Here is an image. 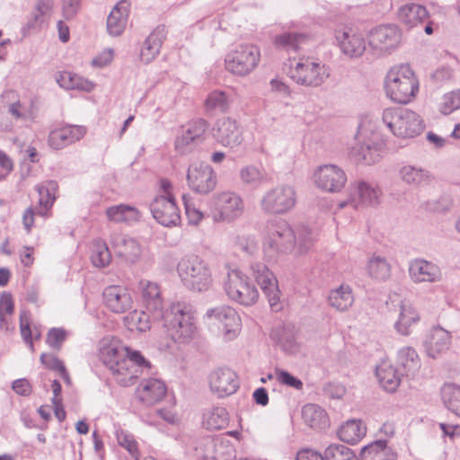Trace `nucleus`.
I'll return each mask as SVG.
<instances>
[{
    "instance_id": "nucleus-1",
    "label": "nucleus",
    "mask_w": 460,
    "mask_h": 460,
    "mask_svg": "<svg viewBox=\"0 0 460 460\" xmlns=\"http://www.w3.org/2000/svg\"><path fill=\"white\" fill-rule=\"evenodd\" d=\"M160 318H163L164 326L175 342L188 343L197 335L195 311L189 304H172Z\"/></svg>"
},
{
    "instance_id": "nucleus-2",
    "label": "nucleus",
    "mask_w": 460,
    "mask_h": 460,
    "mask_svg": "<svg viewBox=\"0 0 460 460\" xmlns=\"http://www.w3.org/2000/svg\"><path fill=\"white\" fill-rule=\"evenodd\" d=\"M177 273L182 285L193 292H205L213 282L208 263L195 254L185 255L179 261Z\"/></svg>"
},
{
    "instance_id": "nucleus-3",
    "label": "nucleus",
    "mask_w": 460,
    "mask_h": 460,
    "mask_svg": "<svg viewBox=\"0 0 460 460\" xmlns=\"http://www.w3.org/2000/svg\"><path fill=\"white\" fill-rule=\"evenodd\" d=\"M386 96L398 103H408L419 92V81L409 65L392 67L385 80Z\"/></svg>"
},
{
    "instance_id": "nucleus-4",
    "label": "nucleus",
    "mask_w": 460,
    "mask_h": 460,
    "mask_svg": "<svg viewBox=\"0 0 460 460\" xmlns=\"http://www.w3.org/2000/svg\"><path fill=\"white\" fill-rule=\"evenodd\" d=\"M296 243V235L287 221L280 219L272 223L264 237L262 250L264 257L271 261L279 255L291 252Z\"/></svg>"
},
{
    "instance_id": "nucleus-5",
    "label": "nucleus",
    "mask_w": 460,
    "mask_h": 460,
    "mask_svg": "<svg viewBox=\"0 0 460 460\" xmlns=\"http://www.w3.org/2000/svg\"><path fill=\"white\" fill-rule=\"evenodd\" d=\"M384 124L399 137H414L424 129L423 120L415 111L406 108H388L382 114Z\"/></svg>"
},
{
    "instance_id": "nucleus-6",
    "label": "nucleus",
    "mask_w": 460,
    "mask_h": 460,
    "mask_svg": "<svg viewBox=\"0 0 460 460\" xmlns=\"http://www.w3.org/2000/svg\"><path fill=\"white\" fill-rule=\"evenodd\" d=\"M290 78L297 84L318 87L330 76L329 67L309 57H302L290 67Z\"/></svg>"
},
{
    "instance_id": "nucleus-7",
    "label": "nucleus",
    "mask_w": 460,
    "mask_h": 460,
    "mask_svg": "<svg viewBox=\"0 0 460 460\" xmlns=\"http://www.w3.org/2000/svg\"><path fill=\"white\" fill-rule=\"evenodd\" d=\"M127 348L114 344L104 346L101 349V358L102 363L112 373L118 384L122 386L132 385V373L128 367L130 364L127 360Z\"/></svg>"
},
{
    "instance_id": "nucleus-8",
    "label": "nucleus",
    "mask_w": 460,
    "mask_h": 460,
    "mask_svg": "<svg viewBox=\"0 0 460 460\" xmlns=\"http://www.w3.org/2000/svg\"><path fill=\"white\" fill-rule=\"evenodd\" d=\"M296 203L295 188L288 184H280L266 191L260 204L266 214L282 215L290 211Z\"/></svg>"
},
{
    "instance_id": "nucleus-9",
    "label": "nucleus",
    "mask_w": 460,
    "mask_h": 460,
    "mask_svg": "<svg viewBox=\"0 0 460 460\" xmlns=\"http://www.w3.org/2000/svg\"><path fill=\"white\" fill-rule=\"evenodd\" d=\"M224 288L231 300L245 306L252 305L259 297V292L255 286L239 270H233L228 272Z\"/></svg>"
},
{
    "instance_id": "nucleus-10",
    "label": "nucleus",
    "mask_w": 460,
    "mask_h": 460,
    "mask_svg": "<svg viewBox=\"0 0 460 460\" xmlns=\"http://www.w3.org/2000/svg\"><path fill=\"white\" fill-rule=\"evenodd\" d=\"M261 52L253 44H240L227 54L226 58V69L236 75L250 74L259 64Z\"/></svg>"
},
{
    "instance_id": "nucleus-11",
    "label": "nucleus",
    "mask_w": 460,
    "mask_h": 460,
    "mask_svg": "<svg viewBox=\"0 0 460 460\" xmlns=\"http://www.w3.org/2000/svg\"><path fill=\"white\" fill-rule=\"evenodd\" d=\"M204 322L208 325H217L224 333L225 339L231 341L237 336L240 328V317L231 306L221 305L207 310Z\"/></svg>"
},
{
    "instance_id": "nucleus-12",
    "label": "nucleus",
    "mask_w": 460,
    "mask_h": 460,
    "mask_svg": "<svg viewBox=\"0 0 460 460\" xmlns=\"http://www.w3.org/2000/svg\"><path fill=\"white\" fill-rule=\"evenodd\" d=\"M251 270L254 279L266 296L271 310L279 312L282 309L281 292L273 272L261 262L252 263Z\"/></svg>"
},
{
    "instance_id": "nucleus-13",
    "label": "nucleus",
    "mask_w": 460,
    "mask_h": 460,
    "mask_svg": "<svg viewBox=\"0 0 460 460\" xmlns=\"http://www.w3.org/2000/svg\"><path fill=\"white\" fill-rule=\"evenodd\" d=\"M189 187L196 193L206 195L217 185V175L207 163L196 162L190 165L187 172Z\"/></svg>"
},
{
    "instance_id": "nucleus-14",
    "label": "nucleus",
    "mask_w": 460,
    "mask_h": 460,
    "mask_svg": "<svg viewBox=\"0 0 460 460\" xmlns=\"http://www.w3.org/2000/svg\"><path fill=\"white\" fill-rule=\"evenodd\" d=\"M347 181L344 170L335 164L321 165L314 173L315 185L326 192H340L345 187Z\"/></svg>"
},
{
    "instance_id": "nucleus-15",
    "label": "nucleus",
    "mask_w": 460,
    "mask_h": 460,
    "mask_svg": "<svg viewBox=\"0 0 460 460\" xmlns=\"http://www.w3.org/2000/svg\"><path fill=\"white\" fill-rule=\"evenodd\" d=\"M149 207L153 217L164 226H175L181 222L180 210L173 195L156 196Z\"/></svg>"
},
{
    "instance_id": "nucleus-16",
    "label": "nucleus",
    "mask_w": 460,
    "mask_h": 460,
    "mask_svg": "<svg viewBox=\"0 0 460 460\" xmlns=\"http://www.w3.org/2000/svg\"><path fill=\"white\" fill-rule=\"evenodd\" d=\"M211 205L218 213V218L231 222L242 216L244 205L242 198L234 192L225 191L213 196Z\"/></svg>"
},
{
    "instance_id": "nucleus-17",
    "label": "nucleus",
    "mask_w": 460,
    "mask_h": 460,
    "mask_svg": "<svg viewBox=\"0 0 460 460\" xmlns=\"http://www.w3.org/2000/svg\"><path fill=\"white\" fill-rule=\"evenodd\" d=\"M209 386L217 397L229 396L239 388L237 375L230 368L219 367L209 375Z\"/></svg>"
},
{
    "instance_id": "nucleus-18",
    "label": "nucleus",
    "mask_w": 460,
    "mask_h": 460,
    "mask_svg": "<svg viewBox=\"0 0 460 460\" xmlns=\"http://www.w3.org/2000/svg\"><path fill=\"white\" fill-rule=\"evenodd\" d=\"M213 136L222 146L232 149L239 146L243 140L241 128L230 118H223L216 122Z\"/></svg>"
},
{
    "instance_id": "nucleus-19",
    "label": "nucleus",
    "mask_w": 460,
    "mask_h": 460,
    "mask_svg": "<svg viewBox=\"0 0 460 460\" xmlns=\"http://www.w3.org/2000/svg\"><path fill=\"white\" fill-rule=\"evenodd\" d=\"M335 39L341 52L351 58H359L366 50L363 35L353 28L345 27L336 31Z\"/></svg>"
},
{
    "instance_id": "nucleus-20",
    "label": "nucleus",
    "mask_w": 460,
    "mask_h": 460,
    "mask_svg": "<svg viewBox=\"0 0 460 460\" xmlns=\"http://www.w3.org/2000/svg\"><path fill=\"white\" fill-rule=\"evenodd\" d=\"M401 40V31L396 25H380L369 33V45L381 51L397 47Z\"/></svg>"
},
{
    "instance_id": "nucleus-21",
    "label": "nucleus",
    "mask_w": 460,
    "mask_h": 460,
    "mask_svg": "<svg viewBox=\"0 0 460 460\" xmlns=\"http://www.w3.org/2000/svg\"><path fill=\"white\" fill-rule=\"evenodd\" d=\"M102 295L105 305L115 314H123L132 307L131 295L124 287L109 286Z\"/></svg>"
},
{
    "instance_id": "nucleus-22",
    "label": "nucleus",
    "mask_w": 460,
    "mask_h": 460,
    "mask_svg": "<svg viewBox=\"0 0 460 460\" xmlns=\"http://www.w3.org/2000/svg\"><path fill=\"white\" fill-rule=\"evenodd\" d=\"M409 275L414 283H433L440 281L442 278L439 267L423 259H415L410 262Z\"/></svg>"
},
{
    "instance_id": "nucleus-23",
    "label": "nucleus",
    "mask_w": 460,
    "mask_h": 460,
    "mask_svg": "<svg viewBox=\"0 0 460 460\" xmlns=\"http://www.w3.org/2000/svg\"><path fill=\"white\" fill-rule=\"evenodd\" d=\"M354 190L355 192L351 194L349 203L356 209L379 204L381 190L378 187L364 181H358L355 182Z\"/></svg>"
},
{
    "instance_id": "nucleus-24",
    "label": "nucleus",
    "mask_w": 460,
    "mask_h": 460,
    "mask_svg": "<svg viewBox=\"0 0 460 460\" xmlns=\"http://www.w3.org/2000/svg\"><path fill=\"white\" fill-rule=\"evenodd\" d=\"M86 133L85 128L76 125L54 129L49 135V145L57 150H60L80 140Z\"/></svg>"
},
{
    "instance_id": "nucleus-25",
    "label": "nucleus",
    "mask_w": 460,
    "mask_h": 460,
    "mask_svg": "<svg viewBox=\"0 0 460 460\" xmlns=\"http://www.w3.org/2000/svg\"><path fill=\"white\" fill-rule=\"evenodd\" d=\"M139 286L146 310L152 314L153 318L159 319L164 313L160 287L157 283L146 279L141 280Z\"/></svg>"
},
{
    "instance_id": "nucleus-26",
    "label": "nucleus",
    "mask_w": 460,
    "mask_h": 460,
    "mask_svg": "<svg viewBox=\"0 0 460 460\" xmlns=\"http://www.w3.org/2000/svg\"><path fill=\"white\" fill-rule=\"evenodd\" d=\"M450 344V332L438 326L431 329L423 345L427 355L436 358L448 350Z\"/></svg>"
},
{
    "instance_id": "nucleus-27",
    "label": "nucleus",
    "mask_w": 460,
    "mask_h": 460,
    "mask_svg": "<svg viewBox=\"0 0 460 460\" xmlns=\"http://www.w3.org/2000/svg\"><path fill=\"white\" fill-rule=\"evenodd\" d=\"M165 384L157 378L144 379L139 385L137 394L139 400L150 406L160 402L166 394Z\"/></svg>"
},
{
    "instance_id": "nucleus-28",
    "label": "nucleus",
    "mask_w": 460,
    "mask_h": 460,
    "mask_svg": "<svg viewBox=\"0 0 460 460\" xmlns=\"http://www.w3.org/2000/svg\"><path fill=\"white\" fill-rule=\"evenodd\" d=\"M116 255L126 263H135L141 253L138 243L132 237L115 234L111 240Z\"/></svg>"
},
{
    "instance_id": "nucleus-29",
    "label": "nucleus",
    "mask_w": 460,
    "mask_h": 460,
    "mask_svg": "<svg viewBox=\"0 0 460 460\" xmlns=\"http://www.w3.org/2000/svg\"><path fill=\"white\" fill-rule=\"evenodd\" d=\"M128 4L126 0L118 3L107 18V31L111 36H119L125 30L128 17Z\"/></svg>"
},
{
    "instance_id": "nucleus-30",
    "label": "nucleus",
    "mask_w": 460,
    "mask_h": 460,
    "mask_svg": "<svg viewBox=\"0 0 460 460\" xmlns=\"http://www.w3.org/2000/svg\"><path fill=\"white\" fill-rule=\"evenodd\" d=\"M360 457L361 460H396L397 454L385 439H377L362 447Z\"/></svg>"
},
{
    "instance_id": "nucleus-31",
    "label": "nucleus",
    "mask_w": 460,
    "mask_h": 460,
    "mask_svg": "<svg viewBox=\"0 0 460 460\" xmlns=\"http://www.w3.org/2000/svg\"><path fill=\"white\" fill-rule=\"evenodd\" d=\"M398 364L402 376L414 377L420 369V359L416 350L411 347H405L398 352Z\"/></svg>"
},
{
    "instance_id": "nucleus-32",
    "label": "nucleus",
    "mask_w": 460,
    "mask_h": 460,
    "mask_svg": "<svg viewBox=\"0 0 460 460\" xmlns=\"http://www.w3.org/2000/svg\"><path fill=\"white\" fill-rule=\"evenodd\" d=\"M208 128V122L204 119H197L190 121L181 137L176 140V147L188 146L196 140H199Z\"/></svg>"
},
{
    "instance_id": "nucleus-33",
    "label": "nucleus",
    "mask_w": 460,
    "mask_h": 460,
    "mask_svg": "<svg viewBox=\"0 0 460 460\" xmlns=\"http://www.w3.org/2000/svg\"><path fill=\"white\" fill-rule=\"evenodd\" d=\"M302 417L305 423L313 429H323L329 425L325 410L317 404H305L302 409Z\"/></svg>"
},
{
    "instance_id": "nucleus-34",
    "label": "nucleus",
    "mask_w": 460,
    "mask_h": 460,
    "mask_svg": "<svg viewBox=\"0 0 460 460\" xmlns=\"http://www.w3.org/2000/svg\"><path fill=\"white\" fill-rule=\"evenodd\" d=\"M376 376L381 386L387 392H394L400 385L398 370L387 362H383L376 368Z\"/></svg>"
},
{
    "instance_id": "nucleus-35",
    "label": "nucleus",
    "mask_w": 460,
    "mask_h": 460,
    "mask_svg": "<svg viewBox=\"0 0 460 460\" xmlns=\"http://www.w3.org/2000/svg\"><path fill=\"white\" fill-rule=\"evenodd\" d=\"M429 16L427 9L420 4H408L402 6L398 12L399 20L409 27L421 23Z\"/></svg>"
},
{
    "instance_id": "nucleus-36",
    "label": "nucleus",
    "mask_w": 460,
    "mask_h": 460,
    "mask_svg": "<svg viewBox=\"0 0 460 460\" xmlns=\"http://www.w3.org/2000/svg\"><path fill=\"white\" fill-rule=\"evenodd\" d=\"M56 82L61 88L66 90L76 89L91 92L94 87V84L91 81L67 71L58 73Z\"/></svg>"
},
{
    "instance_id": "nucleus-37",
    "label": "nucleus",
    "mask_w": 460,
    "mask_h": 460,
    "mask_svg": "<svg viewBox=\"0 0 460 460\" xmlns=\"http://www.w3.org/2000/svg\"><path fill=\"white\" fill-rule=\"evenodd\" d=\"M419 314L407 301H402L400 305L399 319L394 323L395 330L402 335L410 334V327L419 321Z\"/></svg>"
},
{
    "instance_id": "nucleus-38",
    "label": "nucleus",
    "mask_w": 460,
    "mask_h": 460,
    "mask_svg": "<svg viewBox=\"0 0 460 460\" xmlns=\"http://www.w3.org/2000/svg\"><path fill=\"white\" fill-rule=\"evenodd\" d=\"M231 102V97L226 92L215 90L209 93L204 106L208 113H226L228 111Z\"/></svg>"
},
{
    "instance_id": "nucleus-39",
    "label": "nucleus",
    "mask_w": 460,
    "mask_h": 460,
    "mask_svg": "<svg viewBox=\"0 0 460 460\" xmlns=\"http://www.w3.org/2000/svg\"><path fill=\"white\" fill-rule=\"evenodd\" d=\"M270 338L276 341L284 350L294 352L296 348L294 327L291 325H277L270 332Z\"/></svg>"
},
{
    "instance_id": "nucleus-40",
    "label": "nucleus",
    "mask_w": 460,
    "mask_h": 460,
    "mask_svg": "<svg viewBox=\"0 0 460 460\" xmlns=\"http://www.w3.org/2000/svg\"><path fill=\"white\" fill-rule=\"evenodd\" d=\"M309 38L305 33L284 32L275 38L277 48L289 52H296L301 46L308 41Z\"/></svg>"
},
{
    "instance_id": "nucleus-41",
    "label": "nucleus",
    "mask_w": 460,
    "mask_h": 460,
    "mask_svg": "<svg viewBox=\"0 0 460 460\" xmlns=\"http://www.w3.org/2000/svg\"><path fill=\"white\" fill-rule=\"evenodd\" d=\"M108 218L116 223H130L137 221L140 217V213L135 207L119 204L111 206L106 209Z\"/></svg>"
},
{
    "instance_id": "nucleus-42",
    "label": "nucleus",
    "mask_w": 460,
    "mask_h": 460,
    "mask_svg": "<svg viewBox=\"0 0 460 460\" xmlns=\"http://www.w3.org/2000/svg\"><path fill=\"white\" fill-rule=\"evenodd\" d=\"M354 298L349 286L341 285L328 296L329 305L338 311H345L353 304Z\"/></svg>"
},
{
    "instance_id": "nucleus-43",
    "label": "nucleus",
    "mask_w": 460,
    "mask_h": 460,
    "mask_svg": "<svg viewBox=\"0 0 460 460\" xmlns=\"http://www.w3.org/2000/svg\"><path fill=\"white\" fill-rule=\"evenodd\" d=\"M127 360L130 361V364L128 365V367L130 369V372H133V385L135 383V380L137 379L138 376L144 372H146V374L151 373L152 364L138 350H132L127 348Z\"/></svg>"
},
{
    "instance_id": "nucleus-44",
    "label": "nucleus",
    "mask_w": 460,
    "mask_h": 460,
    "mask_svg": "<svg viewBox=\"0 0 460 460\" xmlns=\"http://www.w3.org/2000/svg\"><path fill=\"white\" fill-rule=\"evenodd\" d=\"M368 275L379 281H385L391 276V265L385 257L374 255L367 266Z\"/></svg>"
},
{
    "instance_id": "nucleus-45",
    "label": "nucleus",
    "mask_w": 460,
    "mask_h": 460,
    "mask_svg": "<svg viewBox=\"0 0 460 460\" xmlns=\"http://www.w3.org/2000/svg\"><path fill=\"white\" fill-rule=\"evenodd\" d=\"M338 434L342 441L354 445L366 435V428L360 420H353L341 426Z\"/></svg>"
},
{
    "instance_id": "nucleus-46",
    "label": "nucleus",
    "mask_w": 460,
    "mask_h": 460,
    "mask_svg": "<svg viewBox=\"0 0 460 460\" xmlns=\"http://www.w3.org/2000/svg\"><path fill=\"white\" fill-rule=\"evenodd\" d=\"M441 397L445 406L460 418V385H444L441 388Z\"/></svg>"
},
{
    "instance_id": "nucleus-47",
    "label": "nucleus",
    "mask_w": 460,
    "mask_h": 460,
    "mask_svg": "<svg viewBox=\"0 0 460 460\" xmlns=\"http://www.w3.org/2000/svg\"><path fill=\"white\" fill-rule=\"evenodd\" d=\"M399 176L404 183L418 186L429 179V172L420 167L408 164L400 169Z\"/></svg>"
},
{
    "instance_id": "nucleus-48",
    "label": "nucleus",
    "mask_w": 460,
    "mask_h": 460,
    "mask_svg": "<svg viewBox=\"0 0 460 460\" xmlns=\"http://www.w3.org/2000/svg\"><path fill=\"white\" fill-rule=\"evenodd\" d=\"M151 316L145 311L134 310L124 317L125 326L131 332H146L150 329Z\"/></svg>"
},
{
    "instance_id": "nucleus-49",
    "label": "nucleus",
    "mask_w": 460,
    "mask_h": 460,
    "mask_svg": "<svg viewBox=\"0 0 460 460\" xmlns=\"http://www.w3.org/2000/svg\"><path fill=\"white\" fill-rule=\"evenodd\" d=\"M58 189V185L56 181H46L36 186V190L40 195L39 203L45 210L52 207Z\"/></svg>"
},
{
    "instance_id": "nucleus-50",
    "label": "nucleus",
    "mask_w": 460,
    "mask_h": 460,
    "mask_svg": "<svg viewBox=\"0 0 460 460\" xmlns=\"http://www.w3.org/2000/svg\"><path fill=\"white\" fill-rule=\"evenodd\" d=\"M376 141L372 140L369 143H365L358 146L352 148V155L358 162L366 164H375L378 161L379 155L376 153L377 148L376 146Z\"/></svg>"
},
{
    "instance_id": "nucleus-51",
    "label": "nucleus",
    "mask_w": 460,
    "mask_h": 460,
    "mask_svg": "<svg viewBox=\"0 0 460 460\" xmlns=\"http://www.w3.org/2000/svg\"><path fill=\"white\" fill-rule=\"evenodd\" d=\"M228 412L224 407H215L205 415L204 425L208 429H221L227 426Z\"/></svg>"
},
{
    "instance_id": "nucleus-52",
    "label": "nucleus",
    "mask_w": 460,
    "mask_h": 460,
    "mask_svg": "<svg viewBox=\"0 0 460 460\" xmlns=\"http://www.w3.org/2000/svg\"><path fill=\"white\" fill-rule=\"evenodd\" d=\"M91 261L95 267L104 268L111 261V254L105 242L96 240L93 243Z\"/></svg>"
},
{
    "instance_id": "nucleus-53",
    "label": "nucleus",
    "mask_w": 460,
    "mask_h": 460,
    "mask_svg": "<svg viewBox=\"0 0 460 460\" xmlns=\"http://www.w3.org/2000/svg\"><path fill=\"white\" fill-rule=\"evenodd\" d=\"M323 454L325 460H357L354 452L343 444H331Z\"/></svg>"
},
{
    "instance_id": "nucleus-54",
    "label": "nucleus",
    "mask_w": 460,
    "mask_h": 460,
    "mask_svg": "<svg viewBox=\"0 0 460 460\" xmlns=\"http://www.w3.org/2000/svg\"><path fill=\"white\" fill-rule=\"evenodd\" d=\"M265 172L254 165H247L240 170V178L244 184L259 185L265 181Z\"/></svg>"
},
{
    "instance_id": "nucleus-55",
    "label": "nucleus",
    "mask_w": 460,
    "mask_h": 460,
    "mask_svg": "<svg viewBox=\"0 0 460 460\" xmlns=\"http://www.w3.org/2000/svg\"><path fill=\"white\" fill-rule=\"evenodd\" d=\"M116 436L119 445L124 447L135 460H140L138 445L133 435L121 429L116 432Z\"/></svg>"
},
{
    "instance_id": "nucleus-56",
    "label": "nucleus",
    "mask_w": 460,
    "mask_h": 460,
    "mask_svg": "<svg viewBox=\"0 0 460 460\" xmlns=\"http://www.w3.org/2000/svg\"><path fill=\"white\" fill-rule=\"evenodd\" d=\"M458 109H460V89H456L444 94L439 111L443 114L447 115Z\"/></svg>"
},
{
    "instance_id": "nucleus-57",
    "label": "nucleus",
    "mask_w": 460,
    "mask_h": 460,
    "mask_svg": "<svg viewBox=\"0 0 460 460\" xmlns=\"http://www.w3.org/2000/svg\"><path fill=\"white\" fill-rule=\"evenodd\" d=\"M67 331L63 328H50L47 333L46 343L52 349L58 351L61 349L63 343L67 338Z\"/></svg>"
},
{
    "instance_id": "nucleus-58",
    "label": "nucleus",
    "mask_w": 460,
    "mask_h": 460,
    "mask_svg": "<svg viewBox=\"0 0 460 460\" xmlns=\"http://www.w3.org/2000/svg\"><path fill=\"white\" fill-rule=\"evenodd\" d=\"M296 244H297L299 252L305 253V252H308L312 248L314 239H315L312 230L310 228H308L307 226H302L298 229L297 234H296Z\"/></svg>"
},
{
    "instance_id": "nucleus-59",
    "label": "nucleus",
    "mask_w": 460,
    "mask_h": 460,
    "mask_svg": "<svg viewBox=\"0 0 460 460\" xmlns=\"http://www.w3.org/2000/svg\"><path fill=\"white\" fill-rule=\"evenodd\" d=\"M49 16L43 13L41 11L39 12L34 9L32 13L28 18V21L25 24V26L22 28V31L24 33H30V32H37L39 31L43 25L46 23L47 19Z\"/></svg>"
},
{
    "instance_id": "nucleus-60",
    "label": "nucleus",
    "mask_w": 460,
    "mask_h": 460,
    "mask_svg": "<svg viewBox=\"0 0 460 460\" xmlns=\"http://www.w3.org/2000/svg\"><path fill=\"white\" fill-rule=\"evenodd\" d=\"M167 35V30L164 25H158L146 39L148 44L153 46V49H161L162 44Z\"/></svg>"
},
{
    "instance_id": "nucleus-61",
    "label": "nucleus",
    "mask_w": 460,
    "mask_h": 460,
    "mask_svg": "<svg viewBox=\"0 0 460 460\" xmlns=\"http://www.w3.org/2000/svg\"><path fill=\"white\" fill-rule=\"evenodd\" d=\"M276 376L278 380L285 385L296 388L297 390H301L303 388L302 381L291 375L288 371L277 370Z\"/></svg>"
},
{
    "instance_id": "nucleus-62",
    "label": "nucleus",
    "mask_w": 460,
    "mask_h": 460,
    "mask_svg": "<svg viewBox=\"0 0 460 460\" xmlns=\"http://www.w3.org/2000/svg\"><path fill=\"white\" fill-rule=\"evenodd\" d=\"M182 200L185 208L186 215L190 224L197 225L200 222L203 217V214L200 210L195 208V206L190 203L186 195L182 196Z\"/></svg>"
},
{
    "instance_id": "nucleus-63",
    "label": "nucleus",
    "mask_w": 460,
    "mask_h": 460,
    "mask_svg": "<svg viewBox=\"0 0 460 460\" xmlns=\"http://www.w3.org/2000/svg\"><path fill=\"white\" fill-rule=\"evenodd\" d=\"M40 359V362L50 370L60 372L66 367L58 358L51 354L42 353Z\"/></svg>"
},
{
    "instance_id": "nucleus-64",
    "label": "nucleus",
    "mask_w": 460,
    "mask_h": 460,
    "mask_svg": "<svg viewBox=\"0 0 460 460\" xmlns=\"http://www.w3.org/2000/svg\"><path fill=\"white\" fill-rule=\"evenodd\" d=\"M20 331L22 340L32 337L30 313L28 311L22 310L20 313Z\"/></svg>"
}]
</instances>
